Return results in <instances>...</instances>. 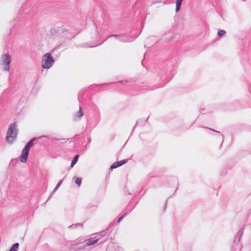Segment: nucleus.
I'll list each match as a JSON object with an SVG mask.
<instances>
[{
  "label": "nucleus",
  "mask_w": 251,
  "mask_h": 251,
  "mask_svg": "<svg viewBox=\"0 0 251 251\" xmlns=\"http://www.w3.org/2000/svg\"><path fill=\"white\" fill-rule=\"evenodd\" d=\"M46 137V136H41L39 137H34L30 140L25 145V147L22 150V154L20 156V160L22 163H26L28 155L29 152L30 148L34 146L33 142L37 140V139H40L42 137Z\"/></svg>",
  "instance_id": "f257e3e1"
},
{
  "label": "nucleus",
  "mask_w": 251,
  "mask_h": 251,
  "mask_svg": "<svg viewBox=\"0 0 251 251\" xmlns=\"http://www.w3.org/2000/svg\"><path fill=\"white\" fill-rule=\"evenodd\" d=\"M18 133V129L15 123H12L9 126L6 140L7 142L11 143L16 138Z\"/></svg>",
  "instance_id": "f03ea898"
},
{
  "label": "nucleus",
  "mask_w": 251,
  "mask_h": 251,
  "mask_svg": "<svg viewBox=\"0 0 251 251\" xmlns=\"http://www.w3.org/2000/svg\"><path fill=\"white\" fill-rule=\"evenodd\" d=\"M54 63V60L50 53H46L43 55L42 61V67L43 69L50 68Z\"/></svg>",
  "instance_id": "7ed1b4c3"
},
{
  "label": "nucleus",
  "mask_w": 251,
  "mask_h": 251,
  "mask_svg": "<svg viewBox=\"0 0 251 251\" xmlns=\"http://www.w3.org/2000/svg\"><path fill=\"white\" fill-rule=\"evenodd\" d=\"M11 62V56L9 54L5 53L1 56L0 63L1 65L3 66L4 71H9L10 70Z\"/></svg>",
  "instance_id": "20e7f679"
},
{
  "label": "nucleus",
  "mask_w": 251,
  "mask_h": 251,
  "mask_svg": "<svg viewBox=\"0 0 251 251\" xmlns=\"http://www.w3.org/2000/svg\"><path fill=\"white\" fill-rule=\"evenodd\" d=\"M100 240V237H97L96 236L94 238H91L88 240H85L83 242L80 243L78 245L80 246V248H84L85 246L93 245L96 244Z\"/></svg>",
  "instance_id": "39448f33"
},
{
  "label": "nucleus",
  "mask_w": 251,
  "mask_h": 251,
  "mask_svg": "<svg viewBox=\"0 0 251 251\" xmlns=\"http://www.w3.org/2000/svg\"><path fill=\"white\" fill-rule=\"evenodd\" d=\"M127 161V159H124L121 161L115 162L110 166V169L111 170H112L114 169L120 167L123 165L125 164Z\"/></svg>",
  "instance_id": "423d86ee"
},
{
  "label": "nucleus",
  "mask_w": 251,
  "mask_h": 251,
  "mask_svg": "<svg viewBox=\"0 0 251 251\" xmlns=\"http://www.w3.org/2000/svg\"><path fill=\"white\" fill-rule=\"evenodd\" d=\"M124 36V34H121V35H118V34H111L109 36H108L102 42H101L99 44H97L96 45H94V46H90V48H94V47H98L100 45H102L107 39H108V38H111V37H115L118 40V38H120V37H123Z\"/></svg>",
  "instance_id": "0eeeda50"
},
{
  "label": "nucleus",
  "mask_w": 251,
  "mask_h": 251,
  "mask_svg": "<svg viewBox=\"0 0 251 251\" xmlns=\"http://www.w3.org/2000/svg\"><path fill=\"white\" fill-rule=\"evenodd\" d=\"M108 229H106L104 230H102L100 232L96 233V236L97 237H100V239L101 237H104L108 234Z\"/></svg>",
  "instance_id": "6e6552de"
},
{
  "label": "nucleus",
  "mask_w": 251,
  "mask_h": 251,
  "mask_svg": "<svg viewBox=\"0 0 251 251\" xmlns=\"http://www.w3.org/2000/svg\"><path fill=\"white\" fill-rule=\"evenodd\" d=\"M79 155L76 154L74 157L73 160L71 162L70 167L72 168L74 166V165L77 163L78 161V159L79 158Z\"/></svg>",
  "instance_id": "1a4fd4ad"
},
{
  "label": "nucleus",
  "mask_w": 251,
  "mask_h": 251,
  "mask_svg": "<svg viewBox=\"0 0 251 251\" xmlns=\"http://www.w3.org/2000/svg\"><path fill=\"white\" fill-rule=\"evenodd\" d=\"M183 0H176V12H178L180 9L181 4Z\"/></svg>",
  "instance_id": "9d476101"
},
{
  "label": "nucleus",
  "mask_w": 251,
  "mask_h": 251,
  "mask_svg": "<svg viewBox=\"0 0 251 251\" xmlns=\"http://www.w3.org/2000/svg\"><path fill=\"white\" fill-rule=\"evenodd\" d=\"M19 247L18 243H14L10 248L9 251H18Z\"/></svg>",
  "instance_id": "9b49d317"
},
{
  "label": "nucleus",
  "mask_w": 251,
  "mask_h": 251,
  "mask_svg": "<svg viewBox=\"0 0 251 251\" xmlns=\"http://www.w3.org/2000/svg\"><path fill=\"white\" fill-rule=\"evenodd\" d=\"M73 179L75 180V182L76 184L80 186L81 184L82 178L78 177H74Z\"/></svg>",
  "instance_id": "f8f14e48"
},
{
  "label": "nucleus",
  "mask_w": 251,
  "mask_h": 251,
  "mask_svg": "<svg viewBox=\"0 0 251 251\" xmlns=\"http://www.w3.org/2000/svg\"><path fill=\"white\" fill-rule=\"evenodd\" d=\"M82 226H83L82 224L77 223V224H73V225L69 226V228H71V229H74V228H75L76 227H77V226L82 227Z\"/></svg>",
  "instance_id": "ddd939ff"
},
{
  "label": "nucleus",
  "mask_w": 251,
  "mask_h": 251,
  "mask_svg": "<svg viewBox=\"0 0 251 251\" xmlns=\"http://www.w3.org/2000/svg\"><path fill=\"white\" fill-rule=\"evenodd\" d=\"M83 115V112L82 111V108L79 105V109L77 114V117L80 118Z\"/></svg>",
  "instance_id": "4468645a"
},
{
  "label": "nucleus",
  "mask_w": 251,
  "mask_h": 251,
  "mask_svg": "<svg viewBox=\"0 0 251 251\" xmlns=\"http://www.w3.org/2000/svg\"><path fill=\"white\" fill-rule=\"evenodd\" d=\"M63 182V179L62 180H61L60 181H59L57 184L56 185V186L55 187L53 191H52V193H54L58 189V188L60 187V186L61 185L62 183Z\"/></svg>",
  "instance_id": "2eb2a0df"
},
{
  "label": "nucleus",
  "mask_w": 251,
  "mask_h": 251,
  "mask_svg": "<svg viewBox=\"0 0 251 251\" xmlns=\"http://www.w3.org/2000/svg\"><path fill=\"white\" fill-rule=\"evenodd\" d=\"M203 128H208V129H209V130H212V131H213L216 132H217V133H218L220 135V136H221V137H222V140L223 141V140H224V136H223V134H221V133H220V131H217V130H215V129H214L211 128L206 127H205V126H203Z\"/></svg>",
  "instance_id": "dca6fc26"
},
{
  "label": "nucleus",
  "mask_w": 251,
  "mask_h": 251,
  "mask_svg": "<svg viewBox=\"0 0 251 251\" xmlns=\"http://www.w3.org/2000/svg\"><path fill=\"white\" fill-rule=\"evenodd\" d=\"M226 33V32L224 30H220L218 32V35L219 37H221Z\"/></svg>",
  "instance_id": "f3484780"
},
{
  "label": "nucleus",
  "mask_w": 251,
  "mask_h": 251,
  "mask_svg": "<svg viewBox=\"0 0 251 251\" xmlns=\"http://www.w3.org/2000/svg\"><path fill=\"white\" fill-rule=\"evenodd\" d=\"M243 234V230L242 229H240L238 233L237 236H240L238 241V242H239L240 241L241 237H242Z\"/></svg>",
  "instance_id": "a211bd4d"
},
{
  "label": "nucleus",
  "mask_w": 251,
  "mask_h": 251,
  "mask_svg": "<svg viewBox=\"0 0 251 251\" xmlns=\"http://www.w3.org/2000/svg\"><path fill=\"white\" fill-rule=\"evenodd\" d=\"M125 37H126V35L124 34V37L119 38L118 40L122 42H124V43L128 42L130 41H129V40H126L125 39Z\"/></svg>",
  "instance_id": "6ab92c4d"
},
{
  "label": "nucleus",
  "mask_w": 251,
  "mask_h": 251,
  "mask_svg": "<svg viewBox=\"0 0 251 251\" xmlns=\"http://www.w3.org/2000/svg\"><path fill=\"white\" fill-rule=\"evenodd\" d=\"M127 214L126 213H125L123 215H122L121 217H120L117 220V223H120L121 221L123 219V218L125 217V216Z\"/></svg>",
  "instance_id": "aec40b11"
},
{
  "label": "nucleus",
  "mask_w": 251,
  "mask_h": 251,
  "mask_svg": "<svg viewBox=\"0 0 251 251\" xmlns=\"http://www.w3.org/2000/svg\"><path fill=\"white\" fill-rule=\"evenodd\" d=\"M93 25L95 28V33H96V36H97L99 35V31L98 30L97 27L96 26L95 24H94Z\"/></svg>",
  "instance_id": "412c9836"
},
{
  "label": "nucleus",
  "mask_w": 251,
  "mask_h": 251,
  "mask_svg": "<svg viewBox=\"0 0 251 251\" xmlns=\"http://www.w3.org/2000/svg\"><path fill=\"white\" fill-rule=\"evenodd\" d=\"M107 240V238H106L104 240H102V241H100V242L99 243L100 244H103V243H104Z\"/></svg>",
  "instance_id": "4be33fe9"
},
{
  "label": "nucleus",
  "mask_w": 251,
  "mask_h": 251,
  "mask_svg": "<svg viewBox=\"0 0 251 251\" xmlns=\"http://www.w3.org/2000/svg\"><path fill=\"white\" fill-rule=\"evenodd\" d=\"M119 82H121L123 84H125V83H126L128 82V81L126 80H122V81H120Z\"/></svg>",
  "instance_id": "5701e85b"
},
{
  "label": "nucleus",
  "mask_w": 251,
  "mask_h": 251,
  "mask_svg": "<svg viewBox=\"0 0 251 251\" xmlns=\"http://www.w3.org/2000/svg\"><path fill=\"white\" fill-rule=\"evenodd\" d=\"M137 123H138V122H136V123L135 125L133 127V129H132V131L134 130V129H135V128L136 126H137Z\"/></svg>",
  "instance_id": "b1692460"
},
{
  "label": "nucleus",
  "mask_w": 251,
  "mask_h": 251,
  "mask_svg": "<svg viewBox=\"0 0 251 251\" xmlns=\"http://www.w3.org/2000/svg\"><path fill=\"white\" fill-rule=\"evenodd\" d=\"M91 141V139L90 138H89L88 139V143H90Z\"/></svg>",
  "instance_id": "393cba45"
},
{
  "label": "nucleus",
  "mask_w": 251,
  "mask_h": 251,
  "mask_svg": "<svg viewBox=\"0 0 251 251\" xmlns=\"http://www.w3.org/2000/svg\"><path fill=\"white\" fill-rule=\"evenodd\" d=\"M204 110V109H200V112H201V114H202V113H202V111H203V110Z\"/></svg>",
  "instance_id": "a878e982"
},
{
  "label": "nucleus",
  "mask_w": 251,
  "mask_h": 251,
  "mask_svg": "<svg viewBox=\"0 0 251 251\" xmlns=\"http://www.w3.org/2000/svg\"><path fill=\"white\" fill-rule=\"evenodd\" d=\"M167 200L166 201V203H165V205L164 209L166 208V205H167Z\"/></svg>",
  "instance_id": "bb28decb"
},
{
  "label": "nucleus",
  "mask_w": 251,
  "mask_h": 251,
  "mask_svg": "<svg viewBox=\"0 0 251 251\" xmlns=\"http://www.w3.org/2000/svg\"><path fill=\"white\" fill-rule=\"evenodd\" d=\"M77 135H78L77 134H75V135L74 137V138H75V136H76Z\"/></svg>",
  "instance_id": "cd10ccee"
},
{
  "label": "nucleus",
  "mask_w": 251,
  "mask_h": 251,
  "mask_svg": "<svg viewBox=\"0 0 251 251\" xmlns=\"http://www.w3.org/2000/svg\"><path fill=\"white\" fill-rule=\"evenodd\" d=\"M154 37H153V36H151V37H149V38H154Z\"/></svg>",
  "instance_id": "c85d7f7f"
}]
</instances>
